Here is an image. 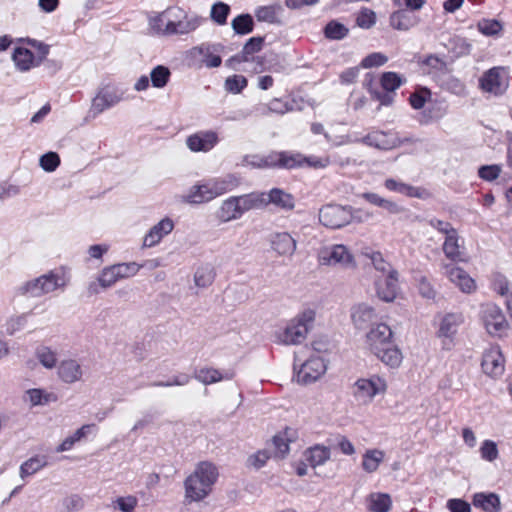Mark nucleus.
I'll return each mask as SVG.
<instances>
[{"mask_svg": "<svg viewBox=\"0 0 512 512\" xmlns=\"http://www.w3.org/2000/svg\"><path fill=\"white\" fill-rule=\"evenodd\" d=\"M350 315L354 326L358 329L366 327L376 318L375 309L366 303L352 306Z\"/></svg>", "mask_w": 512, "mask_h": 512, "instance_id": "nucleus-27", "label": "nucleus"}, {"mask_svg": "<svg viewBox=\"0 0 512 512\" xmlns=\"http://www.w3.org/2000/svg\"><path fill=\"white\" fill-rule=\"evenodd\" d=\"M65 285L66 281L63 276L50 272L32 281L26 282L21 290L23 294H28L32 297H39L53 292L58 288L64 287Z\"/></svg>", "mask_w": 512, "mask_h": 512, "instance_id": "nucleus-8", "label": "nucleus"}, {"mask_svg": "<svg viewBox=\"0 0 512 512\" xmlns=\"http://www.w3.org/2000/svg\"><path fill=\"white\" fill-rule=\"evenodd\" d=\"M352 217L351 208L341 205H326L319 211V221L331 229H338L349 224Z\"/></svg>", "mask_w": 512, "mask_h": 512, "instance_id": "nucleus-11", "label": "nucleus"}, {"mask_svg": "<svg viewBox=\"0 0 512 512\" xmlns=\"http://www.w3.org/2000/svg\"><path fill=\"white\" fill-rule=\"evenodd\" d=\"M362 197L369 203H371L375 206L384 208L391 214H398L403 211V209L398 204H396L395 202L390 201L388 199H385L376 193H371V192L363 193Z\"/></svg>", "mask_w": 512, "mask_h": 512, "instance_id": "nucleus-41", "label": "nucleus"}, {"mask_svg": "<svg viewBox=\"0 0 512 512\" xmlns=\"http://www.w3.org/2000/svg\"><path fill=\"white\" fill-rule=\"evenodd\" d=\"M422 70L426 73H435L445 69V61L437 55L430 54L420 62Z\"/></svg>", "mask_w": 512, "mask_h": 512, "instance_id": "nucleus-51", "label": "nucleus"}, {"mask_svg": "<svg viewBox=\"0 0 512 512\" xmlns=\"http://www.w3.org/2000/svg\"><path fill=\"white\" fill-rule=\"evenodd\" d=\"M431 92L427 88H419L413 92L409 97V103L412 108L419 110L424 107L426 102L430 100Z\"/></svg>", "mask_w": 512, "mask_h": 512, "instance_id": "nucleus-53", "label": "nucleus"}, {"mask_svg": "<svg viewBox=\"0 0 512 512\" xmlns=\"http://www.w3.org/2000/svg\"><path fill=\"white\" fill-rule=\"evenodd\" d=\"M481 320L487 332L493 336H501L508 327L501 309L492 303H487L481 307Z\"/></svg>", "mask_w": 512, "mask_h": 512, "instance_id": "nucleus-12", "label": "nucleus"}, {"mask_svg": "<svg viewBox=\"0 0 512 512\" xmlns=\"http://www.w3.org/2000/svg\"><path fill=\"white\" fill-rule=\"evenodd\" d=\"M319 264L354 268L356 262L353 254L343 244H334L321 248L317 253Z\"/></svg>", "mask_w": 512, "mask_h": 512, "instance_id": "nucleus-7", "label": "nucleus"}, {"mask_svg": "<svg viewBox=\"0 0 512 512\" xmlns=\"http://www.w3.org/2000/svg\"><path fill=\"white\" fill-rule=\"evenodd\" d=\"M234 196L224 200L217 211V218L222 223H227L241 218Z\"/></svg>", "mask_w": 512, "mask_h": 512, "instance_id": "nucleus-36", "label": "nucleus"}, {"mask_svg": "<svg viewBox=\"0 0 512 512\" xmlns=\"http://www.w3.org/2000/svg\"><path fill=\"white\" fill-rule=\"evenodd\" d=\"M57 375L65 384H73L83 377L81 364L75 359H66L60 362L57 367Z\"/></svg>", "mask_w": 512, "mask_h": 512, "instance_id": "nucleus-25", "label": "nucleus"}, {"mask_svg": "<svg viewBox=\"0 0 512 512\" xmlns=\"http://www.w3.org/2000/svg\"><path fill=\"white\" fill-rule=\"evenodd\" d=\"M482 92L495 97L502 96L510 86V70L505 66H494L486 70L478 80Z\"/></svg>", "mask_w": 512, "mask_h": 512, "instance_id": "nucleus-5", "label": "nucleus"}, {"mask_svg": "<svg viewBox=\"0 0 512 512\" xmlns=\"http://www.w3.org/2000/svg\"><path fill=\"white\" fill-rule=\"evenodd\" d=\"M364 255L370 259L373 267L382 273V275L390 274V272H397L391 266V264L384 259L383 255L379 251L365 252Z\"/></svg>", "mask_w": 512, "mask_h": 512, "instance_id": "nucleus-45", "label": "nucleus"}, {"mask_svg": "<svg viewBox=\"0 0 512 512\" xmlns=\"http://www.w3.org/2000/svg\"><path fill=\"white\" fill-rule=\"evenodd\" d=\"M204 21L197 15H183L181 18L168 19L166 23V36L185 35L195 31Z\"/></svg>", "mask_w": 512, "mask_h": 512, "instance_id": "nucleus-15", "label": "nucleus"}, {"mask_svg": "<svg viewBox=\"0 0 512 512\" xmlns=\"http://www.w3.org/2000/svg\"><path fill=\"white\" fill-rule=\"evenodd\" d=\"M443 274L463 293H472L476 289L475 280L462 268L452 264H442Z\"/></svg>", "mask_w": 512, "mask_h": 512, "instance_id": "nucleus-14", "label": "nucleus"}, {"mask_svg": "<svg viewBox=\"0 0 512 512\" xmlns=\"http://www.w3.org/2000/svg\"><path fill=\"white\" fill-rule=\"evenodd\" d=\"M121 280L118 277L116 270L111 266L105 267L98 277V283L102 288H109L117 281Z\"/></svg>", "mask_w": 512, "mask_h": 512, "instance_id": "nucleus-54", "label": "nucleus"}, {"mask_svg": "<svg viewBox=\"0 0 512 512\" xmlns=\"http://www.w3.org/2000/svg\"><path fill=\"white\" fill-rule=\"evenodd\" d=\"M305 459L313 468L323 465L330 459V449L326 446L315 445L305 452Z\"/></svg>", "mask_w": 512, "mask_h": 512, "instance_id": "nucleus-37", "label": "nucleus"}, {"mask_svg": "<svg viewBox=\"0 0 512 512\" xmlns=\"http://www.w3.org/2000/svg\"><path fill=\"white\" fill-rule=\"evenodd\" d=\"M214 278V269L209 265L199 267L194 275V281L196 286L201 288L210 286L213 283Z\"/></svg>", "mask_w": 512, "mask_h": 512, "instance_id": "nucleus-48", "label": "nucleus"}, {"mask_svg": "<svg viewBox=\"0 0 512 512\" xmlns=\"http://www.w3.org/2000/svg\"><path fill=\"white\" fill-rule=\"evenodd\" d=\"M247 86V79L243 75H233L225 80V89L233 94L240 93Z\"/></svg>", "mask_w": 512, "mask_h": 512, "instance_id": "nucleus-57", "label": "nucleus"}, {"mask_svg": "<svg viewBox=\"0 0 512 512\" xmlns=\"http://www.w3.org/2000/svg\"><path fill=\"white\" fill-rule=\"evenodd\" d=\"M385 452L378 448L367 449L361 460V468L368 474L375 473L385 460Z\"/></svg>", "mask_w": 512, "mask_h": 512, "instance_id": "nucleus-31", "label": "nucleus"}, {"mask_svg": "<svg viewBox=\"0 0 512 512\" xmlns=\"http://www.w3.org/2000/svg\"><path fill=\"white\" fill-rule=\"evenodd\" d=\"M191 380V376L187 373H179L173 376L169 381H157L152 383L155 387H171V386H185Z\"/></svg>", "mask_w": 512, "mask_h": 512, "instance_id": "nucleus-58", "label": "nucleus"}, {"mask_svg": "<svg viewBox=\"0 0 512 512\" xmlns=\"http://www.w3.org/2000/svg\"><path fill=\"white\" fill-rule=\"evenodd\" d=\"M218 52V47L211 44H201L191 50V54L193 56H200L202 62L208 68H216L221 65L222 59Z\"/></svg>", "mask_w": 512, "mask_h": 512, "instance_id": "nucleus-29", "label": "nucleus"}, {"mask_svg": "<svg viewBox=\"0 0 512 512\" xmlns=\"http://www.w3.org/2000/svg\"><path fill=\"white\" fill-rule=\"evenodd\" d=\"M60 165L59 155L55 152H48L41 156L40 166L47 172H53Z\"/></svg>", "mask_w": 512, "mask_h": 512, "instance_id": "nucleus-60", "label": "nucleus"}, {"mask_svg": "<svg viewBox=\"0 0 512 512\" xmlns=\"http://www.w3.org/2000/svg\"><path fill=\"white\" fill-rule=\"evenodd\" d=\"M376 295L384 302H393L398 293V273L382 275L375 280Z\"/></svg>", "mask_w": 512, "mask_h": 512, "instance_id": "nucleus-18", "label": "nucleus"}, {"mask_svg": "<svg viewBox=\"0 0 512 512\" xmlns=\"http://www.w3.org/2000/svg\"><path fill=\"white\" fill-rule=\"evenodd\" d=\"M472 504L484 512H500V497L493 492H478L473 495Z\"/></svg>", "mask_w": 512, "mask_h": 512, "instance_id": "nucleus-28", "label": "nucleus"}, {"mask_svg": "<svg viewBox=\"0 0 512 512\" xmlns=\"http://www.w3.org/2000/svg\"><path fill=\"white\" fill-rule=\"evenodd\" d=\"M36 358L47 369H52L57 363V353L50 347L41 346L36 350Z\"/></svg>", "mask_w": 512, "mask_h": 512, "instance_id": "nucleus-49", "label": "nucleus"}, {"mask_svg": "<svg viewBox=\"0 0 512 512\" xmlns=\"http://www.w3.org/2000/svg\"><path fill=\"white\" fill-rule=\"evenodd\" d=\"M171 77V72L168 67L163 65H158L152 69L150 72V80L151 84L155 88H164Z\"/></svg>", "mask_w": 512, "mask_h": 512, "instance_id": "nucleus-44", "label": "nucleus"}, {"mask_svg": "<svg viewBox=\"0 0 512 512\" xmlns=\"http://www.w3.org/2000/svg\"><path fill=\"white\" fill-rule=\"evenodd\" d=\"M330 165L328 156H305L301 153L286 152L285 169H293L298 167H309L313 169H324Z\"/></svg>", "mask_w": 512, "mask_h": 512, "instance_id": "nucleus-13", "label": "nucleus"}, {"mask_svg": "<svg viewBox=\"0 0 512 512\" xmlns=\"http://www.w3.org/2000/svg\"><path fill=\"white\" fill-rule=\"evenodd\" d=\"M286 152H271L266 156L246 155L243 164L253 168H285Z\"/></svg>", "mask_w": 512, "mask_h": 512, "instance_id": "nucleus-17", "label": "nucleus"}, {"mask_svg": "<svg viewBox=\"0 0 512 512\" xmlns=\"http://www.w3.org/2000/svg\"><path fill=\"white\" fill-rule=\"evenodd\" d=\"M477 26L479 31L487 36L496 35L502 29V26L499 21L491 19H484L480 21Z\"/></svg>", "mask_w": 512, "mask_h": 512, "instance_id": "nucleus-62", "label": "nucleus"}, {"mask_svg": "<svg viewBox=\"0 0 512 512\" xmlns=\"http://www.w3.org/2000/svg\"><path fill=\"white\" fill-rule=\"evenodd\" d=\"M366 503L368 510L372 512H388L392 506L391 497L386 493H371Z\"/></svg>", "mask_w": 512, "mask_h": 512, "instance_id": "nucleus-38", "label": "nucleus"}, {"mask_svg": "<svg viewBox=\"0 0 512 512\" xmlns=\"http://www.w3.org/2000/svg\"><path fill=\"white\" fill-rule=\"evenodd\" d=\"M239 184V178L233 174L205 179L191 186L183 199L189 204L207 203L234 190Z\"/></svg>", "mask_w": 512, "mask_h": 512, "instance_id": "nucleus-4", "label": "nucleus"}, {"mask_svg": "<svg viewBox=\"0 0 512 512\" xmlns=\"http://www.w3.org/2000/svg\"><path fill=\"white\" fill-rule=\"evenodd\" d=\"M282 6L279 3L270 5L259 6L255 9V17L259 22H266L269 24H280L279 18L282 12Z\"/></svg>", "mask_w": 512, "mask_h": 512, "instance_id": "nucleus-34", "label": "nucleus"}, {"mask_svg": "<svg viewBox=\"0 0 512 512\" xmlns=\"http://www.w3.org/2000/svg\"><path fill=\"white\" fill-rule=\"evenodd\" d=\"M376 23V14L373 10L362 8L357 15L356 24L363 29H369Z\"/></svg>", "mask_w": 512, "mask_h": 512, "instance_id": "nucleus-56", "label": "nucleus"}, {"mask_svg": "<svg viewBox=\"0 0 512 512\" xmlns=\"http://www.w3.org/2000/svg\"><path fill=\"white\" fill-rule=\"evenodd\" d=\"M405 81V78L401 77L396 72H384L380 78L381 87L387 92H394L404 84Z\"/></svg>", "mask_w": 512, "mask_h": 512, "instance_id": "nucleus-46", "label": "nucleus"}, {"mask_svg": "<svg viewBox=\"0 0 512 512\" xmlns=\"http://www.w3.org/2000/svg\"><path fill=\"white\" fill-rule=\"evenodd\" d=\"M257 111H259L261 115L265 116L269 115L270 113L283 115L285 113L291 112V108H288L287 101H283L280 98H274L268 104L258 107Z\"/></svg>", "mask_w": 512, "mask_h": 512, "instance_id": "nucleus-43", "label": "nucleus"}, {"mask_svg": "<svg viewBox=\"0 0 512 512\" xmlns=\"http://www.w3.org/2000/svg\"><path fill=\"white\" fill-rule=\"evenodd\" d=\"M482 459L492 462L498 458V448L494 441L485 440L480 447Z\"/></svg>", "mask_w": 512, "mask_h": 512, "instance_id": "nucleus-59", "label": "nucleus"}, {"mask_svg": "<svg viewBox=\"0 0 512 512\" xmlns=\"http://www.w3.org/2000/svg\"><path fill=\"white\" fill-rule=\"evenodd\" d=\"M245 196L250 210L261 209L267 206L266 192H252L245 194Z\"/></svg>", "mask_w": 512, "mask_h": 512, "instance_id": "nucleus-63", "label": "nucleus"}, {"mask_svg": "<svg viewBox=\"0 0 512 512\" xmlns=\"http://www.w3.org/2000/svg\"><path fill=\"white\" fill-rule=\"evenodd\" d=\"M388 61V57L380 52H374L367 55L361 61V67L372 68L384 65Z\"/></svg>", "mask_w": 512, "mask_h": 512, "instance_id": "nucleus-61", "label": "nucleus"}, {"mask_svg": "<svg viewBox=\"0 0 512 512\" xmlns=\"http://www.w3.org/2000/svg\"><path fill=\"white\" fill-rule=\"evenodd\" d=\"M409 9L394 11L389 17L390 26L398 31H407L419 23V18Z\"/></svg>", "mask_w": 512, "mask_h": 512, "instance_id": "nucleus-26", "label": "nucleus"}, {"mask_svg": "<svg viewBox=\"0 0 512 512\" xmlns=\"http://www.w3.org/2000/svg\"><path fill=\"white\" fill-rule=\"evenodd\" d=\"M115 504L122 512H133L138 505V499L133 495H128L117 498Z\"/></svg>", "mask_w": 512, "mask_h": 512, "instance_id": "nucleus-64", "label": "nucleus"}, {"mask_svg": "<svg viewBox=\"0 0 512 512\" xmlns=\"http://www.w3.org/2000/svg\"><path fill=\"white\" fill-rule=\"evenodd\" d=\"M218 142V136L213 131H201L186 139L188 148L193 152H208Z\"/></svg>", "mask_w": 512, "mask_h": 512, "instance_id": "nucleus-23", "label": "nucleus"}, {"mask_svg": "<svg viewBox=\"0 0 512 512\" xmlns=\"http://www.w3.org/2000/svg\"><path fill=\"white\" fill-rule=\"evenodd\" d=\"M264 39L262 37H252L244 45L241 53L235 55L230 61L247 62L254 53L261 50Z\"/></svg>", "mask_w": 512, "mask_h": 512, "instance_id": "nucleus-40", "label": "nucleus"}, {"mask_svg": "<svg viewBox=\"0 0 512 512\" xmlns=\"http://www.w3.org/2000/svg\"><path fill=\"white\" fill-rule=\"evenodd\" d=\"M232 28L237 34L245 35L254 29L253 18L249 14H242L232 20Z\"/></svg>", "mask_w": 512, "mask_h": 512, "instance_id": "nucleus-47", "label": "nucleus"}, {"mask_svg": "<svg viewBox=\"0 0 512 512\" xmlns=\"http://www.w3.org/2000/svg\"><path fill=\"white\" fill-rule=\"evenodd\" d=\"M267 206L273 204L283 210H292L295 207L294 197L279 188H273L266 193Z\"/></svg>", "mask_w": 512, "mask_h": 512, "instance_id": "nucleus-33", "label": "nucleus"}, {"mask_svg": "<svg viewBox=\"0 0 512 512\" xmlns=\"http://www.w3.org/2000/svg\"><path fill=\"white\" fill-rule=\"evenodd\" d=\"M316 316V308H303L294 317L275 330L273 334L274 342L285 346L303 344L314 327Z\"/></svg>", "mask_w": 512, "mask_h": 512, "instance_id": "nucleus-3", "label": "nucleus"}, {"mask_svg": "<svg viewBox=\"0 0 512 512\" xmlns=\"http://www.w3.org/2000/svg\"><path fill=\"white\" fill-rule=\"evenodd\" d=\"M296 371L294 379L302 385L311 384L320 379L327 370L324 359L318 355L311 356L302 363L299 369L294 366Z\"/></svg>", "mask_w": 512, "mask_h": 512, "instance_id": "nucleus-9", "label": "nucleus"}, {"mask_svg": "<svg viewBox=\"0 0 512 512\" xmlns=\"http://www.w3.org/2000/svg\"><path fill=\"white\" fill-rule=\"evenodd\" d=\"M464 318L461 313H447L439 323L437 335L441 338H452L463 323Z\"/></svg>", "mask_w": 512, "mask_h": 512, "instance_id": "nucleus-30", "label": "nucleus"}, {"mask_svg": "<svg viewBox=\"0 0 512 512\" xmlns=\"http://www.w3.org/2000/svg\"><path fill=\"white\" fill-rule=\"evenodd\" d=\"M270 246L279 257L292 258L297 249V240L288 232H276L270 237Z\"/></svg>", "mask_w": 512, "mask_h": 512, "instance_id": "nucleus-19", "label": "nucleus"}, {"mask_svg": "<svg viewBox=\"0 0 512 512\" xmlns=\"http://www.w3.org/2000/svg\"><path fill=\"white\" fill-rule=\"evenodd\" d=\"M365 345L387 367L397 369L401 365L403 354L394 343L393 331L387 324L372 325L365 335Z\"/></svg>", "mask_w": 512, "mask_h": 512, "instance_id": "nucleus-1", "label": "nucleus"}, {"mask_svg": "<svg viewBox=\"0 0 512 512\" xmlns=\"http://www.w3.org/2000/svg\"><path fill=\"white\" fill-rule=\"evenodd\" d=\"M504 357L498 346L488 348L482 358V369L491 377H498L504 372Z\"/></svg>", "mask_w": 512, "mask_h": 512, "instance_id": "nucleus-20", "label": "nucleus"}, {"mask_svg": "<svg viewBox=\"0 0 512 512\" xmlns=\"http://www.w3.org/2000/svg\"><path fill=\"white\" fill-rule=\"evenodd\" d=\"M464 241L459 236L458 232L445 237L442 245V251L447 259L452 262L465 261Z\"/></svg>", "mask_w": 512, "mask_h": 512, "instance_id": "nucleus-24", "label": "nucleus"}, {"mask_svg": "<svg viewBox=\"0 0 512 512\" xmlns=\"http://www.w3.org/2000/svg\"><path fill=\"white\" fill-rule=\"evenodd\" d=\"M47 464L48 461L46 456L37 455L31 457L20 466V477L24 479L27 476H31L41 470Z\"/></svg>", "mask_w": 512, "mask_h": 512, "instance_id": "nucleus-42", "label": "nucleus"}, {"mask_svg": "<svg viewBox=\"0 0 512 512\" xmlns=\"http://www.w3.org/2000/svg\"><path fill=\"white\" fill-rule=\"evenodd\" d=\"M235 377L234 369H216L214 367H201L194 372V378L204 385H211L222 381H229Z\"/></svg>", "mask_w": 512, "mask_h": 512, "instance_id": "nucleus-21", "label": "nucleus"}, {"mask_svg": "<svg viewBox=\"0 0 512 512\" xmlns=\"http://www.w3.org/2000/svg\"><path fill=\"white\" fill-rule=\"evenodd\" d=\"M124 99V91L115 86H104L99 89L92 100L90 113L97 116L110 109Z\"/></svg>", "mask_w": 512, "mask_h": 512, "instance_id": "nucleus-10", "label": "nucleus"}, {"mask_svg": "<svg viewBox=\"0 0 512 512\" xmlns=\"http://www.w3.org/2000/svg\"><path fill=\"white\" fill-rule=\"evenodd\" d=\"M57 400L58 396L55 393L39 388L28 389L24 395V401L31 406L46 405Z\"/></svg>", "mask_w": 512, "mask_h": 512, "instance_id": "nucleus-35", "label": "nucleus"}, {"mask_svg": "<svg viewBox=\"0 0 512 512\" xmlns=\"http://www.w3.org/2000/svg\"><path fill=\"white\" fill-rule=\"evenodd\" d=\"M359 142L381 150H391L401 144L400 139L395 133L380 130L368 133L363 138L359 139Z\"/></svg>", "mask_w": 512, "mask_h": 512, "instance_id": "nucleus-16", "label": "nucleus"}, {"mask_svg": "<svg viewBox=\"0 0 512 512\" xmlns=\"http://www.w3.org/2000/svg\"><path fill=\"white\" fill-rule=\"evenodd\" d=\"M12 59L18 70L25 72L35 66L33 53L23 47H18L14 50Z\"/></svg>", "mask_w": 512, "mask_h": 512, "instance_id": "nucleus-39", "label": "nucleus"}, {"mask_svg": "<svg viewBox=\"0 0 512 512\" xmlns=\"http://www.w3.org/2000/svg\"><path fill=\"white\" fill-rule=\"evenodd\" d=\"M174 229V222L172 219L165 217L157 224L152 226L143 239V246L151 248L161 242V240Z\"/></svg>", "mask_w": 512, "mask_h": 512, "instance_id": "nucleus-22", "label": "nucleus"}, {"mask_svg": "<svg viewBox=\"0 0 512 512\" xmlns=\"http://www.w3.org/2000/svg\"><path fill=\"white\" fill-rule=\"evenodd\" d=\"M348 32V28L335 20L327 23L324 28V35L330 40H341L348 35Z\"/></svg>", "mask_w": 512, "mask_h": 512, "instance_id": "nucleus-50", "label": "nucleus"}, {"mask_svg": "<svg viewBox=\"0 0 512 512\" xmlns=\"http://www.w3.org/2000/svg\"><path fill=\"white\" fill-rule=\"evenodd\" d=\"M219 469L211 461H201L185 478L184 500L186 503H198L209 497L219 479Z\"/></svg>", "mask_w": 512, "mask_h": 512, "instance_id": "nucleus-2", "label": "nucleus"}, {"mask_svg": "<svg viewBox=\"0 0 512 512\" xmlns=\"http://www.w3.org/2000/svg\"><path fill=\"white\" fill-rule=\"evenodd\" d=\"M388 382L384 376L372 374L369 377H362L353 385L354 397L363 403H370L378 395L386 394Z\"/></svg>", "mask_w": 512, "mask_h": 512, "instance_id": "nucleus-6", "label": "nucleus"}, {"mask_svg": "<svg viewBox=\"0 0 512 512\" xmlns=\"http://www.w3.org/2000/svg\"><path fill=\"white\" fill-rule=\"evenodd\" d=\"M384 186L386 189L390 191H394L408 197L424 198L426 195L425 189L414 187L412 185L392 178L386 179Z\"/></svg>", "mask_w": 512, "mask_h": 512, "instance_id": "nucleus-32", "label": "nucleus"}, {"mask_svg": "<svg viewBox=\"0 0 512 512\" xmlns=\"http://www.w3.org/2000/svg\"><path fill=\"white\" fill-rule=\"evenodd\" d=\"M229 13V5L223 2H217L211 8L210 17L216 24L224 25L227 22Z\"/></svg>", "mask_w": 512, "mask_h": 512, "instance_id": "nucleus-52", "label": "nucleus"}, {"mask_svg": "<svg viewBox=\"0 0 512 512\" xmlns=\"http://www.w3.org/2000/svg\"><path fill=\"white\" fill-rule=\"evenodd\" d=\"M112 267L116 270L118 277L122 280L136 275L142 266L135 262H129L114 264Z\"/></svg>", "mask_w": 512, "mask_h": 512, "instance_id": "nucleus-55", "label": "nucleus"}]
</instances>
